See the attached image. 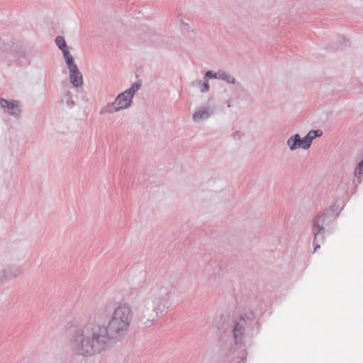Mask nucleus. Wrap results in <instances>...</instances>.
Segmentation results:
<instances>
[{
  "label": "nucleus",
  "mask_w": 363,
  "mask_h": 363,
  "mask_svg": "<svg viewBox=\"0 0 363 363\" xmlns=\"http://www.w3.org/2000/svg\"><path fill=\"white\" fill-rule=\"evenodd\" d=\"M131 306L125 303L120 304L107 322L103 315L94 318L92 332L97 338H114L126 333L133 318Z\"/></svg>",
  "instance_id": "obj_1"
},
{
  "label": "nucleus",
  "mask_w": 363,
  "mask_h": 363,
  "mask_svg": "<svg viewBox=\"0 0 363 363\" xmlns=\"http://www.w3.org/2000/svg\"><path fill=\"white\" fill-rule=\"evenodd\" d=\"M93 325L78 333L72 342L73 350L79 354L91 355L102 349L106 339L97 338L92 332Z\"/></svg>",
  "instance_id": "obj_2"
},
{
  "label": "nucleus",
  "mask_w": 363,
  "mask_h": 363,
  "mask_svg": "<svg viewBox=\"0 0 363 363\" xmlns=\"http://www.w3.org/2000/svg\"><path fill=\"white\" fill-rule=\"evenodd\" d=\"M140 84H133L128 90L119 94L114 102V111L125 108L130 105L134 94L139 89Z\"/></svg>",
  "instance_id": "obj_3"
},
{
  "label": "nucleus",
  "mask_w": 363,
  "mask_h": 363,
  "mask_svg": "<svg viewBox=\"0 0 363 363\" xmlns=\"http://www.w3.org/2000/svg\"><path fill=\"white\" fill-rule=\"evenodd\" d=\"M66 63L69 69V77L71 83L74 86H79L83 84V77L82 73L79 72L77 65L75 64L73 57H67Z\"/></svg>",
  "instance_id": "obj_4"
},
{
  "label": "nucleus",
  "mask_w": 363,
  "mask_h": 363,
  "mask_svg": "<svg viewBox=\"0 0 363 363\" xmlns=\"http://www.w3.org/2000/svg\"><path fill=\"white\" fill-rule=\"evenodd\" d=\"M312 141L307 137V135L304 138L301 139L298 135H296L294 137L290 138L287 141L291 150H295L300 147L303 149H308Z\"/></svg>",
  "instance_id": "obj_5"
},
{
  "label": "nucleus",
  "mask_w": 363,
  "mask_h": 363,
  "mask_svg": "<svg viewBox=\"0 0 363 363\" xmlns=\"http://www.w3.org/2000/svg\"><path fill=\"white\" fill-rule=\"evenodd\" d=\"M0 106L4 108H8L12 110V115L15 116H19L21 110L18 106V103L16 101H8L4 99L0 100Z\"/></svg>",
  "instance_id": "obj_6"
},
{
  "label": "nucleus",
  "mask_w": 363,
  "mask_h": 363,
  "mask_svg": "<svg viewBox=\"0 0 363 363\" xmlns=\"http://www.w3.org/2000/svg\"><path fill=\"white\" fill-rule=\"evenodd\" d=\"M55 42L57 45L59 47L60 49L63 52L64 57L65 61L67 60V57H72L71 54L69 52L67 45L66 44L65 40L62 36H57L55 39Z\"/></svg>",
  "instance_id": "obj_7"
},
{
  "label": "nucleus",
  "mask_w": 363,
  "mask_h": 363,
  "mask_svg": "<svg viewBox=\"0 0 363 363\" xmlns=\"http://www.w3.org/2000/svg\"><path fill=\"white\" fill-rule=\"evenodd\" d=\"M244 320H241L240 322L236 323L234 330H233V335L234 338L235 340V342L238 343L239 340H241V337L243 334V329H244Z\"/></svg>",
  "instance_id": "obj_8"
},
{
  "label": "nucleus",
  "mask_w": 363,
  "mask_h": 363,
  "mask_svg": "<svg viewBox=\"0 0 363 363\" xmlns=\"http://www.w3.org/2000/svg\"><path fill=\"white\" fill-rule=\"evenodd\" d=\"M206 77H210V78H217L219 77L220 79H223L224 80H226L228 82L234 83L235 79L230 77L227 76L225 74H219L217 75L216 74H212L211 72L208 71L206 73Z\"/></svg>",
  "instance_id": "obj_9"
},
{
  "label": "nucleus",
  "mask_w": 363,
  "mask_h": 363,
  "mask_svg": "<svg viewBox=\"0 0 363 363\" xmlns=\"http://www.w3.org/2000/svg\"><path fill=\"white\" fill-rule=\"evenodd\" d=\"M209 116L208 112L206 110H201L197 112H196L194 116V121H199L202 118H208Z\"/></svg>",
  "instance_id": "obj_10"
},
{
  "label": "nucleus",
  "mask_w": 363,
  "mask_h": 363,
  "mask_svg": "<svg viewBox=\"0 0 363 363\" xmlns=\"http://www.w3.org/2000/svg\"><path fill=\"white\" fill-rule=\"evenodd\" d=\"M322 132L320 130H311L310 131L307 137L312 141L315 138L321 135Z\"/></svg>",
  "instance_id": "obj_11"
},
{
  "label": "nucleus",
  "mask_w": 363,
  "mask_h": 363,
  "mask_svg": "<svg viewBox=\"0 0 363 363\" xmlns=\"http://www.w3.org/2000/svg\"><path fill=\"white\" fill-rule=\"evenodd\" d=\"M363 172V160L358 164V166L356 167L354 174L355 175H360Z\"/></svg>",
  "instance_id": "obj_12"
},
{
  "label": "nucleus",
  "mask_w": 363,
  "mask_h": 363,
  "mask_svg": "<svg viewBox=\"0 0 363 363\" xmlns=\"http://www.w3.org/2000/svg\"><path fill=\"white\" fill-rule=\"evenodd\" d=\"M208 89H209V85H208V82L203 83V88H202L201 91H206L208 90Z\"/></svg>",
  "instance_id": "obj_13"
}]
</instances>
